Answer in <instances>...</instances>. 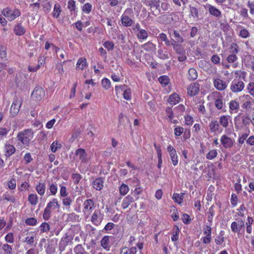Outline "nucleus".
Returning <instances> with one entry per match:
<instances>
[{
	"label": "nucleus",
	"instance_id": "1",
	"mask_svg": "<svg viewBox=\"0 0 254 254\" xmlns=\"http://www.w3.org/2000/svg\"><path fill=\"white\" fill-rule=\"evenodd\" d=\"M33 131L31 129H26L18 132L17 135L18 141L25 147L29 145L30 141L33 138Z\"/></svg>",
	"mask_w": 254,
	"mask_h": 254
},
{
	"label": "nucleus",
	"instance_id": "2",
	"mask_svg": "<svg viewBox=\"0 0 254 254\" xmlns=\"http://www.w3.org/2000/svg\"><path fill=\"white\" fill-rule=\"evenodd\" d=\"M60 204L56 198H53L47 204L44 209L43 217L44 220H48L51 216L52 210L53 209H59Z\"/></svg>",
	"mask_w": 254,
	"mask_h": 254
},
{
	"label": "nucleus",
	"instance_id": "3",
	"mask_svg": "<svg viewBox=\"0 0 254 254\" xmlns=\"http://www.w3.org/2000/svg\"><path fill=\"white\" fill-rule=\"evenodd\" d=\"M245 87L244 82L239 79H235L231 83L230 89L233 93H238L242 91Z\"/></svg>",
	"mask_w": 254,
	"mask_h": 254
},
{
	"label": "nucleus",
	"instance_id": "4",
	"mask_svg": "<svg viewBox=\"0 0 254 254\" xmlns=\"http://www.w3.org/2000/svg\"><path fill=\"white\" fill-rule=\"evenodd\" d=\"M75 159L80 161L81 164L84 165L86 164L89 158L85 150L82 148L77 149L75 151Z\"/></svg>",
	"mask_w": 254,
	"mask_h": 254
},
{
	"label": "nucleus",
	"instance_id": "5",
	"mask_svg": "<svg viewBox=\"0 0 254 254\" xmlns=\"http://www.w3.org/2000/svg\"><path fill=\"white\" fill-rule=\"evenodd\" d=\"M242 121L243 124L245 125H249L251 123V118L249 116V111L248 113L241 118L238 116L234 118V123L236 128H239L240 127L241 122Z\"/></svg>",
	"mask_w": 254,
	"mask_h": 254
},
{
	"label": "nucleus",
	"instance_id": "6",
	"mask_svg": "<svg viewBox=\"0 0 254 254\" xmlns=\"http://www.w3.org/2000/svg\"><path fill=\"white\" fill-rule=\"evenodd\" d=\"M45 95L44 90L41 87H36L31 94L32 100L38 101L43 99Z\"/></svg>",
	"mask_w": 254,
	"mask_h": 254
},
{
	"label": "nucleus",
	"instance_id": "7",
	"mask_svg": "<svg viewBox=\"0 0 254 254\" xmlns=\"http://www.w3.org/2000/svg\"><path fill=\"white\" fill-rule=\"evenodd\" d=\"M220 142L224 148H230L233 146L235 139L227 134H223L220 137Z\"/></svg>",
	"mask_w": 254,
	"mask_h": 254
},
{
	"label": "nucleus",
	"instance_id": "8",
	"mask_svg": "<svg viewBox=\"0 0 254 254\" xmlns=\"http://www.w3.org/2000/svg\"><path fill=\"white\" fill-rule=\"evenodd\" d=\"M22 105V100L20 99H15L11 106L10 113L12 117L15 116L19 112Z\"/></svg>",
	"mask_w": 254,
	"mask_h": 254
},
{
	"label": "nucleus",
	"instance_id": "9",
	"mask_svg": "<svg viewBox=\"0 0 254 254\" xmlns=\"http://www.w3.org/2000/svg\"><path fill=\"white\" fill-rule=\"evenodd\" d=\"M213 83L215 88L219 91H223L228 86L227 82L220 78H213Z\"/></svg>",
	"mask_w": 254,
	"mask_h": 254
},
{
	"label": "nucleus",
	"instance_id": "10",
	"mask_svg": "<svg viewBox=\"0 0 254 254\" xmlns=\"http://www.w3.org/2000/svg\"><path fill=\"white\" fill-rule=\"evenodd\" d=\"M242 107L244 109H248L252 106V98L249 95H243L239 97Z\"/></svg>",
	"mask_w": 254,
	"mask_h": 254
},
{
	"label": "nucleus",
	"instance_id": "11",
	"mask_svg": "<svg viewBox=\"0 0 254 254\" xmlns=\"http://www.w3.org/2000/svg\"><path fill=\"white\" fill-rule=\"evenodd\" d=\"M95 207L94 201L92 199H86L83 203V212L85 214L89 215Z\"/></svg>",
	"mask_w": 254,
	"mask_h": 254
},
{
	"label": "nucleus",
	"instance_id": "12",
	"mask_svg": "<svg viewBox=\"0 0 254 254\" xmlns=\"http://www.w3.org/2000/svg\"><path fill=\"white\" fill-rule=\"evenodd\" d=\"M167 151L169 152L173 164L175 166H177L178 164V156L176 149L171 145H169L167 147Z\"/></svg>",
	"mask_w": 254,
	"mask_h": 254
},
{
	"label": "nucleus",
	"instance_id": "13",
	"mask_svg": "<svg viewBox=\"0 0 254 254\" xmlns=\"http://www.w3.org/2000/svg\"><path fill=\"white\" fill-rule=\"evenodd\" d=\"M103 218L102 214L99 210H96L92 215L91 221L95 225H99Z\"/></svg>",
	"mask_w": 254,
	"mask_h": 254
},
{
	"label": "nucleus",
	"instance_id": "14",
	"mask_svg": "<svg viewBox=\"0 0 254 254\" xmlns=\"http://www.w3.org/2000/svg\"><path fill=\"white\" fill-rule=\"evenodd\" d=\"M208 127L212 133H221L222 131V128L220 127L219 122L216 120H211Z\"/></svg>",
	"mask_w": 254,
	"mask_h": 254
},
{
	"label": "nucleus",
	"instance_id": "15",
	"mask_svg": "<svg viewBox=\"0 0 254 254\" xmlns=\"http://www.w3.org/2000/svg\"><path fill=\"white\" fill-rule=\"evenodd\" d=\"M121 89L124 92L123 97L124 98L127 100H131V91L129 88H127L126 85H123L121 86H116L115 90L118 91V89Z\"/></svg>",
	"mask_w": 254,
	"mask_h": 254
},
{
	"label": "nucleus",
	"instance_id": "16",
	"mask_svg": "<svg viewBox=\"0 0 254 254\" xmlns=\"http://www.w3.org/2000/svg\"><path fill=\"white\" fill-rule=\"evenodd\" d=\"M37 240L36 234L30 233L25 237L24 242L31 246H36Z\"/></svg>",
	"mask_w": 254,
	"mask_h": 254
},
{
	"label": "nucleus",
	"instance_id": "17",
	"mask_svg": "<svg viewBox=\"0 0 254 254\" xmlns=\"http://www.w3.org/2000/svg\"><path fill=\"white\" fill-rule=\"evenodd\" d=\"M187 92L190 96L196 95L199 91V85L197 83H191L188 87Z\"/></svg>",
	"mask_w": 254,
	"mask_h": 254
},
{
	"label": "nucleus",
	"instance_id": "18",
	"mask_svg": "<svg viewBox=\"0 0 254 254\" xmlns=\"http://www.w3.org/2000/svg\"><path fill=\"white\" fill-rule=\"evenodd\" d=\"M181 100L179 94L174 93L171 94L167 100L168 103L171 105H175L178 104Z\"/></svg>",
	"mask_w": 254,
	"mask_h": 254
},
{
	"label": "nucleus",
	"instance_id": "19",
	"mask_svg": "<svg viewBox=\"0 0 254 254\" xmlns=\"http://www.w3.org/2000/svg\"><path fill=\"white\" fill-rule=\"evenodd\" d=\"M11 130V127L3 125L0 127V138L3 139L6 138Z\"/></svg>",
	"mask_w": 254,
	"mask_h": 254
},
{
	"label": "nucleus",
	"instance_id": "20",
	"mask_svg": "<svg viewBox=\"0 0 254 254\" xmlns=\"http://www.w3.org/2000/svg\"><path fill=\"white\" fill-rule=\"evenodd\" d=\"M111 237L109 236H105L102 238L101 240V246L106 251H109L110 248V239Z\"/></svg>",
	"mask_w": 254,
	"mask_h": 254
},
{
	"label": "nucleus",
	"instance_id": "21",
	"mask_svg": "<svg viewBox=\"0 0 254 254\" xmlns=\"http://www.w3.org/2000/svg\"><path fill=\"white\" fill-rule=\"evenodd\" d=\"M46 184L44 182H39L35 186V190L40 196H43L44 195L46 191Z\"/></svg>",
	"mask_w": 254,
	"mask_h": 254
},
{
	"label": "nucleus",
	"instance_id": "22",
	"mask_svg": "<svg viewBox=\"0 0 254 254\" xmlns=\"http://www.w3.org/2000/svg\"><path fill=\"white\" fill-rule=\"evenodd\" d=\"M3 16H19L20 13L18 9H15L13 11L8 8H5L2 11Z\"/></svg>",
	"mask_w": 254,
	"mask_h": 254
},
{
	"label": "nucleus",
	"instance_id": "23",
	"mask_svg": "<svg viewBox=\"0 0 254 254\" xmlns=\"http://www.w3.org/2000/svg\"><path fill=\"white\" fill-rule=\"evenodd\" d=\"M68 243V237L66 236L64 237H63L59 245V250L60 253H62L65 250V247L67 246Z\"/></svg>",
	"mask_w": 254,
	"mask_h": 254
},
{
	"label": "nucleus",
	"instance_id": "24",
	"mask_svg": "<svg viewBox=\"0 0 254 254\" xmlns=\"http://www.w3.org/2000/svg\"><path fill=\"white\" fill-rule=\"evenodd\" d=\"M231 117L229 116L223 115L220 117L219 123L222 127L226 128L229 125V121Z\"/></svg>",
	"mask_w": 254,
	"mask_h": 254
},
{
	"label": "nucleus",
	"instance_id": "25",
	"mask_svg": "<svg viewBox=\"0 0 254 254\" xmlns=\"http://www.w3.org/2000/svg\"><path fill=\"white\" fill-rule=\"evenodd\" d=\"M93 186L96 190H100L104 186V180L101 178H97L93 182Z\"/></svg>",
	"mask_w": 254,
	"mask_h": 254
},
{
	"label": "nucleus",
	"instance_id": "26",
	"mask_svg": "<svg viewBox=\"0 0 254 254\" xmlns=\"http://www.w3.org/2000/svg\"><path fill=\"white\" fill-rule=\"evenodd\" d=\"M134 199L131 195H128L125 197L122 202V207L123 209L127 208L133 201Z\"/></svg>",
	"mask_w": 254,
	"mask_h": 254
},
{
	"label": "nucleus",
	"instance_id": "27",
	"mask_svg": "<svg viewBox=\"0 0 254 254\" xmlns=\"http://www.w3.org/2000/svg\"><path fill=\"white\" fill-rule=\"evenodd\" d=\"M87 65L86 60L85 58H79L76 63V69L82 70Z\"/></svg>",
	"mask_w": 254,
	"mask_h": 254
},
{
	"label": "nucleus",
	"instance_id": "28",
	"mask_svg": "<svg viewBox=\"0 0 254 254\" xmlns=\"http://www.w3.org/2000/svg\"><path fill=\"white\" fill-rule=\"evenodd\" d=\"M4 150L6 153V155L7 156L12 155L15 152V148L14 146L8 143H6L5 144Z\"/></svg>",
	"mask_w": 254,
	"mask_h": 254
},
{
	"label": "nucleus",
	"instance_id": "29",
	"mask_svg": "<svg viewBox=\"0 0 254 254\" xmlns=\"http://www.w3.org/2000/svg\"><path fill=\"white\" fill-rule=\"evenodd\" d=\"M28 200L32 205H36L38 202V196L36 193H30L28 195Z\"/></svg>",
	"mask_w": 254,
	"mask_h": 254
},
{
	"label": "nucleus",
	"instance_id": "30",
	"mask_svg": "<svg viewBox=\"0 0 254 254\" xmlns=\"http://www.w3.org/2000/svg\"><path fill=\"white\" fill-rule=\"evenodd\" d=\"M136 252V248L135 247H132L130 249L124 247L121 249L120 254H135Z\"/></svg>",
	"mask_w": 254,
	"mask_h": 254
},
{
	"label": "nucleus",
	"instance_id": "31",
	"mask_svg": "<svg viewBox=\"0 0 254 254\" xmlns=\"http://www.w3.org/2000/svg\"><path fill=\"white\" fill-rule=\"evenodd\" d=\"M0 250L2 251L3 254H12V246L8 245L7 244H1L0 246Z\"/></svg>",
	"mask_w": 254,
	"mask_h": 254
},
{
	"label": "nucleus",
	"instance_id": "32",
	"mask_svg": "<svg viewBox=\"0 0 254 254\" xmlns=\"http://www.w3.org/2000/svg\"><path fill=\"white\" fill-rule=\"evenodd\" d=\"M184 193H174L173 195L172 198L175 201V202L181 204L182 202L183 198L184 197Z\"/></svg>",
	"mask_w": 254,
	"mask_h": 254
},
{
	"label": "nucleus",
	"instance_id": "33",
	"mask_svg": "<svg viewBox=\"0 0 254 254\" xmlns=\"http://www.w3.org/2000/svg\"><path fill=\"white\" fill-rule=\"evenodd\" d=\"M154 146L157 151V157H158V163L157 167L159 169H160L162 167V164L161 150L160 147L157 146L156 145V144L154 145Z\"/></svg>",
	"mask_w": 254,
	"mask_h": 254
},
{
	"label": "nucleus",
	"instance_id": "34",
	"mask_svg": "<svg viewBox=\"0 0 254 254\" xmlns=\"http://www.w3.org/2000/svg\"><path fill=\"white\" fill-rule=\"evenodd\" d=\"M238 60V57L235 54H231L227 57V61L229 63H233V67H236L238 63H235Z\"/></svg>",
	"mask_w": 254,
	"mask_h": 254
},
{
	"label": "nucleus",
	"instance_id": "35",
	"mask_svg": "<svg viewBox=\"0 0 254 254\" xmlns=\"http://www.w3.org/2000/svg\"><path fill=\"white\" fill-rule=\"evenodd\" d=\"M229 108L230 110L231 111V113H232L233 111H234L235 113H236L239 108V104L238 102L235 100L231 101L229 102Z\"/></svg>",
	"mask_w": 254,
	"mask_h": 254
},
{
	"label": "nucleus",
	"instance_id": "36",
	"mask_svg": "<svg viewBox=\"0 0 254 254\" xmlns=\"http://www.w3.org/2000/svg\"><path fill=\"white\" fill-rule=\"evenodd\" d=\"M75 254H89L82 246L81 245H77L74 248Z\"/></svg>",
	"mask_w": 254,
	"mask_h": 254
},
{
	"label": "nucleus",
	"instance_id": "37",
	"mask_svg": "<svg viewBox=\"0 0 254 254\" xmlns=\"http://www.w3.org/2000/svg\"><path fill=\"white\" fill-rule=\"evenodd\" d=\"M189 79L190 80H194L197 78V72L194 68H191L189 70Z\"/></svg>",
	"mask_w": 254,
	"mask_h": 254
},
{
	"label": "nucleus",
	"instance_id": "38",
	"mask_svg": "<svg viewBox=\"0 0 254 254\" xmlns=\"http://www.w3.org/2000/svg\"><path fill=\"white\" fill-rule=\"evenodd\" d=\"M246 59L249 60L246 64L247 66L254 71V57L248 56L247 57Z\"/></svg>",
	"mask_w": 254,
	"mask_h": 254
},
{
	"label": "nucleus",
	"instance_id": "39",
	"mask_svg": "<svg viewBox=\"0 0 254 254\" xmlns=\"http://www.w3.org/2000/svg\"><path fill=\"white\" fill-rule=\"evenodd\" d=\"M254 222V219L251 217H248L247 219V222H246V231L249 234H250L252 233V225Z\"/></svg>",
	"mask_w": 254,
	"mask_h": 254
},
{
	"label": "nucleus",
	"instance_id": "40",
	"mask_svg": "<svg viewBox=\"0 0 254 254\" xmlns=\"http://www.w3.org/2000/svg\"><path fill=\"white\" fill-rule=\"evenodd\" d=\"M61 147L62 144L57 140L54 141L50 146V149L53 153L56 152L58 149H60Z\"/></svg>",
	"mask_w": 254,
	"mask_h": 254
},
{
	"label": "nucleus",
	"instance_id": "41",
	"mask_svg": "<svg viewBox=\"0 0 254 254\" xmlns=\"http://www.w3.org/2000/svg\"><path fill=\"white\" fill-rule=\"evenodd\" d=\"M129 191V188L127 185L123 183L119 188L120 194L125 195Z\"/></svg>",
	"mask_w": 254,
	"mask_h": 254
},
{
	"label": "nucleus",
	"instance_id": "42",
	"mask_svg": "<svg viewBox=\"0 0 254 254\" xmlns=\"http://www.w3.org/2000/svg\"><path fill=\"white\" fill-rule=\"evenodd\" d=\"M14 31L17 35H22L25 33L24 28L20 24L14 27Z\"/></svg>",
	"mask_w": 254,
	"mask_h": 254
},
{
	"label": "nucleus",
	"instance_id": "43",
	"mask_svg": "<svg viewBox=\"0 0 254 254\" xmlns=\"http://www.w3.org/2000/svg\"><path fill=\"white\" fill-rule=\"evenodd\" d=\"M218 155L217 151L216 149L210 150L206 155V158L208 160H212Z\"/></svg>",
	"mask_w": 254,
	"mask_h": 254
},
{
	"label": "nucleus",
	"instance_id": "44",
	"mask_svg": "<svg viewBox=\"0 0 254 254\" xmlns=\"http://www.w3.org/2000/svg\"><path fill=\"white\" fill-rule=\"evenodd\" d=\"M64 198L62 199V202L64 206H67L69 208L70 207V205L71 204L73 199L70 196H65L64 197Z\"/></svg>",
	"mask_w": 254,
	"mask_h": 254
},
{
	"label": "nucleus",
	"instance_id": "45",
	"mask_svg": "<svg viewBox=\"0 0 254 254\" xmlns=\"http://www.w3.org/2000/svg\"><path fill=\"white\" fill-rule=\"evenodd\" d=\"M208 8L209 11L211 15H213L214 16H219L221 14V12L219 10L213 6L209 5Z\"/></svg>",
	"mask_w": 254,
	"mask_h": 254
},
{
	"label": "nucleus",
	"instance_id": "46",
	"mask_svg": "<svg viewBox=\"0 0 254 254\" xmlns=\"http://www.w3.org/2000/svg\"><path fill=\"white\" fill-rule=\"evenodd\" d=\"M39 228L41 233H47L50 230V229L49 224L47 222L42 223L40 225Z\"/></svg>",
	"mask_w": 254,
	"mask_h": 254
},
{
	"label": "nucleus",
	"instance_id": "47",
	"mask_svg": "<svg viewBox=\"0 0 254 254\" xmlns=\"http://www.w3.org/2000/svg\"><path fill=\"white\" fill-rule=\"evenodd\" d=\"M101 83L103 87L106 90L109 89L111 87V81L109 79L107 78H104L102 80Z\"/></svg>",
	"mask_w": 254,
	"mask_h": 254
},
{
	"label": "nucleus",
	"instance_id": "48",
	"mask_svg": "<svg viewBox=\"0 0 254 254\" xmlns=\"http://www.w3.org/2000/svg\"><path fill=\"white\" fill-rule=\"evenodd\" d=\"M137 36L138 39L145 40L148 37V34L146 30L144 29H140L138 33Z\"/></svg>",
	"mask_w": 254,
	"mask_h": 254
},
{
	"label": "nucleus",
	"instance_id": "49",
	"mask_svg": "<svg viewBox=\"0 0 254 254\" xmlns=\"http://www.w3.org/2000/svg\"><path fill=\"white\" fill-rule=\"evenodd\" d=\"M132 20L129 17H123L122 19V23L125 26H129L132 24Z\"/></svg>",
	"mask_w": 254,
	"mask_h": 254
},
{
	"label": "nucleus",
	"instance_id": "50",
	"mask_svg": "<svg viewBox=\"0 0 254 254\" xmlns=\"http://www.w3.org/2000/svg\"><path fill=\"white\" fill-rule=\"evenodd\" d=\"M3 198L4 199L12 203H14L15 201L14 196L8 192H5L3 194Z\"/></svg>",
	"mask_w": 254,
	"mask_h": 254
},
{
	"label": "nucleus",
	"instance_id": "51",
	"mask_svg": "<svg viewBox=\"0 0 254 254\" xmlns=\"http://www.w3.org/2000/svg\"><path fill=\"white\" fill-rule=\"evenodd\" d=\"M49 190L51 195H55L58 191V187L57 185L54 183L50 184Z\"/></svg>",
	"mask_w": 254,
	"mask_h": 254
},
{
	"label": "nucleus",
	"instance_id": "52",
	"mask_svg": "<svg viewBox=\"0 0 254 254\" xmlns=\"http://www.w3.org/2000/svg\"><path fill=\"white\" fill-rule=\"evenodd\" d=\"M25 224L29 226H35L37 224V220L33 217L28 218L25 220Z\"/></svg>",
	"mask_w": 254,
	"mask_h": 254
},
{
	"label": "nucleus",
	"instance_id": "53",
	"mask_svg": "<svg viewBox=\"0 0 254 254\" xmlns=\"http://www.w3.org/2000/svg\"><path fill=\"white\" fill-rule=\"evenodd\" d=\"M103 46L108 51L113 50L114 48V44L113 42L110 41L105 42L103 44Z\"/></svg>",
	"mask_w": 254,
	"mask_h": 254
},
{
	"label": "nucleus",
	"instance_id": "54",
	"mask_svg": "<svg viewBox=\"0 0 254 254\" xmlns=\"http://www.w3.org/2000/svg\"><path fill=\"white\" fill-rule=\"evenodd\" d=\"M171 211L172 212L171 217L173 218V220L177 221L179 219V216L176 208L174 206H172L171 207Z\"/></svg>",
	"mask_w": 254,
	"mask_h": 254
},
{
	"label": "nucleus",
	"instance_id": "55",
	"mask_svg": "<svg viewBox=\"0 0 254 254\" xmlns=\"http://www.w3.org/2000/svg\"><path fill=\"white\" fill-rule=\"evenodd\" d=\"M158 79L160 83L163 86L167 85L169 82V78L167 76H161Z\"/></svg>",
	"mask_w": 254,
	"mask_h": 254
},
{
	"label": "nucleus",
	"instance_id": "56",
	"mask_svg": "<svg viewBox=\"0 0 254 254\" xmlns=\"http://www.w3.org/2000/svg\"><path fill=\"white\" fill-rule=\"evenodd\" d=\"M16 186V181L14 178L11 179L7 182V186L10 190H14L15 189Z\"/></svg>",
	"mask_w": 254,
	"mask_h": 254
},
{
	"label": "nucleus",
	"instance_id": "57",
	"mask_svg": "<svg viewBox=\"0 0 254 254\" xmlns=\"http://www.w3.org/2000/svg\"><path fill=\"white\" fill-rule=\"evenodd\" d=\"M4 240L6 242L12 244L14 242V236L12 233H9L6 235L4 237Z\"/></svg>",
	"mask_w": 254,
	"mask_h": 254
},
{
	"label": "nucleus",
	"instance_id": "58",
	"mask_svg": "<svg viewBox=\"0 0 254 254\" xmlns=\"http://www.w3.org/2000/svg\"><path fill=\"white\" fill-rule=\"evenodd\" d=\"M208 221L209 222H211L213 220V216L215 214V211L212 206H211L208 211Z\"/></svg>",
	"mask_w": 254,
	"mask_h": 254
},
{
	"label": "nucleus",
	"instance_id": "59",
	"mask_svg": "<svg viewBox=\"0 0 254 254\" xmlns=\"http://www.w3.org/2000/svg\"><path fill=\"white\" fill-rule=\"evenodd\" d=\"M129 183L133 187L139 186L140 182L137 178H133L128 180Z\"/></svg>",
	"mask_w": 254,
	"mask_h": 254
},
{
	"label": "nucleus",
	"instance_id": "60",
	"mask_svg": "<svg viewBox=\"0 0 254 254\" xmlns=\"http://www.w3.org/2000/svg\"><path fill=\"white\" fill-rule=\"evenodd\" d=\"M185 122L186 125L190 126L192 125V123H193V119L191 116L190 115L185 116Z\"/></svg>",
	"mask_w": 254,
	"mask_h": 254
},
{
	"label": "nucleus",
	"instance_id": "61",
	"mask_svg": "<svg viewBox=\"0 0 254 254\" xmlns=\"http://www.w3.org/2000/svg\"><path fill=\"white\" fill-rule=\"evenodd\" d=\"M81 176L80 174L77 173H74L72 175V179L74 184H78L80 182Z\"/></svg>",
	"mask_w": 254,
	"mask_h": 254
},
{
	"label": "nucleus",
	"instance_id": "62",
	"mask_svg": "<svg viewBox=\"0 0 254 254\" xmlns=\"http://www.w3.org/2000/svg\"><path fill=\"white\" fill-rule=\"evenodd\" d=\"M230 52L232 54H236L239 52V46L236 43H232L230 46Z\"/></svg>",
	"mask_w": 254,
	"mask_h": 254
},
{
	"label": "nucleus",
	"instance_id": "63",
	"mask_svg": "<svg viewBox=\"0 0 254 254\" xmlns=\"http://www.w3.org/2000/svg\"><path fill=\"white\" fill-rule=\"evenodd\" d=\"M248 92L254 97V82H250L247 86Z\"/></svg>",
	"mask_w": 254,
	"mask_h": 254
},
{
	"label": "nucleus",
	"instance_id": "64",
	"mask_svg": "<svg viewBox=\"0 0 254 254\" xmlns=\"http://www.w3.org/2000/svg\"><path fill=\"white\" fill-rule=\"evenodd\" d=\"M91 8H92V5L89 3H86L83 5V7H82V10L84 12H85L86 13H88L91 11Z\"/></svg>",
	"mask_w": 254,
	"mask_h": 254
}]
</instances>
